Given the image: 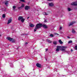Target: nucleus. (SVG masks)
<instances>
[{"mask_svg": "<svg viewBox=\"0 0 77 77\" xmlns=\"http://www.w3.org/2000/svg\"><path fill=\"white\" fill-rule=\"evenodd\" d=\"M66 48V47L65 46L61 47V50L63 51L64 52H66V51L65 50Z\"/></svg>", "mask_w": 77, "mask_h": 77, "instance_id": "nucleus-3", "label": "nucleus"}, {"mask_svg": "<svg viewBox=\"0 0 77 77\" xmlns=\"http://www.w3.org/2000/svg\"><path fill=\"white\" fill-rule=\"evenodd\" d=\"M71 5L73 6H77V2H72L71 3Z\"/></svg>", "mask_w": 77, "mask_h": 77, "instance_id": "nucleus-4", "label": "nucleus"}, {"mask_svg": "<svg viewBox=\"0 0 77 77\" xmlns=\"http://www.w3.org/2000/svg\"><path fill=\"white\" fill-rule=\"evenodd\" d=\"M36 66L37 67H38V68H41V65L39 63H37Z\"/></svg>", "mask_w": 77, "mask_h": 77, "instance_id": "nucleus-7", "label": "nucleus"}, {"mask_svg": "<svg viewBox=\"0 0 77 77\" xmlns=\"http://www.w3.org/2000/svg\"><path fill=\"white\" fill-rule=\"evenodd\" d=\"M21 21L22 23H24V19L23 18L21 20Z\"/></svg>", "mask_w": 77, "mask_h": 77, "instance_id": "nucleus-19", "label": "nucleus"}, {"mask_svg": "<svg viewBox=\"0 0 77 77\" xmlns=\"http://www.w3.org/2000/svg\"><path fill=\"white\" fill-rule=\"evenodd\" d=\"M48 1L49 2H50V1H51L52 0H48Z\"/></svg>", "mask_w": 77, "mask_h": 77, "instance_id": "nucleus-36", "label": "nucleus"}, {"mask_svg": "<svg viewBox=\"0 0 77 77\" xmlns=\"http://www.w3.org/2000/svg\"><path fill=\"white\" fill-rule=\"evenodd\" d=\"M18 48H17V50H18Z\"/></svg>", "mask_w": 77, "mask_h": 77, "instance_id": "nucleus-41", "label": "nucleus"}, {"mask_svg": "<svg viewBox=\"0 0 77 77\" xmlns=\"http://www.w3.org/2000/svg\"><path fill=\"white\" fill-rule=\"evenodd\" d=\"M21 2H24V0H20Z\"/></svg>", "mask_w": 77, "mask_h": 77, "instance_id": "nucleus-29", "label": "nucleus"}, {"mask_svg": "<svg viewBox=\"0 0 77 77\" xmlns=\"http://www.w3.org/2000/svg\"><path fill=\"white\" fill-rule=\"evenodd\" d=\"M25 9L26 10H28V9H30V7L29 6H26L25 7Z\"/></svg>", "mask_w": 77, "mask_h": 77, "instance_id": "nucleus-10", "label": "nucleus"}, {"mask_svg": "<svg viewBox=\"0 0 77 77\" xmlns=\"http://www.w3.org/2000/svg\"><path fill=\"white\" fill-rule=\"evenodd\" d=\"M48 5L49 6H53L54 5V4H53V3H49Z\"/></svg>", "mask_w": 77, "mask_h": 77, "instance_id": "nucleus-11", "label": "nucleus"}, {"mask_svg": "<svg viewBox=\"0 0 77 77\" xmlns=\"http://www.w3.org/2000/svg\"><path fill=\"white\" fill-rule=\"evenodd\" d=\"M54 34L55 35H59V34H57L56 33H54Z\"/></svg>", "mask_w": 77, "mask_h": 77, "instance_id": "nucleus-31", "label": "nucleus"}, {"mask_svg": "<svg viewBox=\"0 0 77 77\" xmlns=\"http://www.w3.org/2000/svg\"><path fill=\"white\" fill-rule=\"evenodd\" d=\"M7 39L8 40V41H9L11 42H12V43H15V41H16V40L15 39L12 38H11V37H8L7 38Z\"/></svg>", "mask_w": 77, "mask_h": 77, "instance_id": "nucleus-2", "label": "nucleus"}, {"mask_svg": "<svg viewBox=\"0 0 77 77\" xmlns=\"http://www.w3.org/2000/svg\"><path fill=\"white\" fill-rule=\"evenodd\" d=\"M59 42L61 44H62V43H63V42H62V41L60 39L59 40Z\"/></svg>", "mask_w": 77, "mask_h": 77, "instance_id": "nucleus-17", "label": "nucleus"}, {"mask_svg": "<svg viewBox=\"0 0 77 77\" xmlns=\"http://www.w3.org/2000/svg\"><path fill=\"white\" fill-rule=\"evenodd\" d=\"M53 44L54 45H57V42L56 41H54L53 42Z\"/></svg>", "mask_w": 77, "mask_h": 77, "instance_id": "nucleus-18", "label": "nucleus"}, {"mask_svg": "<svg viewBox=\"0 0 77 77\" xmlns=\"http://www.w3.org/2000/svg\"><path fill=\"white\" fill-rule=\"evenodd\" d=\"M72 33H75V30H74V29H72Z\"/></svg>", "mask_w": 77, "mask_h": 77, "instance_id": "nucleus-26", "label": "nucleus"}, {"mask_svg": "<svg viewBox=\"0 0 77 77\" xmlns=\"http://www.w3.org/2000/svg\"><path fill=\"white\" fill-rule=\"evenodd\" d=\"M24 5L23 4H22L21 7H20L18 8V9H21L22 8H24Z\"/></svg>", "mask_w": 77, "mask_h": 77, "instance_id": "nucleus-13", "label": "nucleus"}, {"mask_svg": "<svg viewBox=\"0 0 77 77\" xmlns=\"http://www.w3.org/2000/svg\"><path fill=\"white\" fill-rule=\"evenodd\" d=\"M72 41H69L68 42V44H70V43H72Z\"/></svg>", "mask_w": 77, "mask_h": 77, "instance_id": "nucleus-25", "label": "nucleus"}, {"mask_svg": "<svg viewBox=\"0 0 77 77\" xmlns=\"http://www.w3.org/2000/svg\"><path fill=\"white\" fill-rule=\"evenodd\" d=\"M11 67V68H13L14 67V65L12 64H11L10 65Z\"/></svg>", "mask_w": 77, "mask_h": 77, "instance_id": "nucleus-22", "label": "nucleus"}, {"mask_svg": "<svg viewBox=\"0 0 77 77\" xmlns=\"http://www.w3.org/2000/svg\"><path fill=\"white\" fill-rule=\"evenodd\" d=\"M50 36H51V37H54V35H53V34H51L50 35Z\"/></svg>", "mask_w": 77, "mask_h": 77, "instance_id": "nucleus-24", "label": "nucleus"}, {"mask_svg": "<svg viewBox=\"0 0 77 77\" xmlns=\"http://www.w3.org/2000/svg\"><path fill=\"white\" fill-rule=\"evenodd\" d=\"M67 38L68 39H70V37L69 36H67Z\"/></svg>", "mask_w": 77, "mask_h": 77, "instance_id": "nucleus-34", "label": "nucleus"}, {"mask_svg": "<svg viewBox=\"0 0 77 77\" xmlns=\"http://www.w3.org/2000/svg\"><path fill=\"white\" fill-rule=\"evenodd\" d=\"M29 17H28V18H27V19H29Z\"/></svg>", "mask_w": 77, "mask_h": 77, "instance_id": "nucleus-39", "label": "nucleus"}, {"mask_svg": "<svg viewBox=\"0 0 77 77\" xmlns=\"http://www.w3.org/2000/svg\"><path fill=\"white\" fill-rule=\"evenodd\" d=\"M45 51H48V49H45Z\"/></svg>", "mask_w": 77, "mask_h": 77, "instance_id": "nucleus-32", "label": "nucleus"}, {"mask_svg": "<svg viewBox=\"0 0 77 77\" xmlns=\"http://www.w3.org/2000/svg\"><path fill=\"white\" fill-rule=\"evenodd\" d=\"M74 24V22H71L70 24L69 25V26H72V24Z\"/></svg>", "mask_w": 77, "mask_h": 77, "instance_id": "nucleus-15", "label": "nucleus"}, {"mask_svg": "<svg viewBox=\"0 0 77 77\" xmlns=\"http://www.w3.org/2000/svg\"><path fill=\"white\" fill-rule=\"evenodd\" d=\"M68 11H71V10L70 8H68Z\"/></svg>", "mask_w": 77, "mask_h": 77, "instance_id": "nucleus-27", "label": "nucleus"}, {"mask_svg": "<svg viewBox=\"0 0 77 77\" xmlns=\"http://www.w3.org/2000/svg\"><path fill=\"white\" fill-rule=\"evenodd\" d=\"M62 29V27H60V30H61Z\"/></svg>", "mask_w": 77, "mask_h": 77, "instance_id": "nucleus-33", "label": "nucleus"}, {"mask_svg": "<svg viewBox=\"0 0 77 77\" xmlns=\"http://www.w3.org/2000/svg\"><path fill=\"white\" fill-rule=\"evenodd\" d=\"M75 50H77V46H75Z\"/></svg>", "mask_w": 77, "mask_h": 77, "instance_id": "nucleus-28", "label": "nucleus"}, {"mask_svg": "<svg viewBox=\"0 0 77 77\" xmlns=\"http://www.w3.org/2000/svg\"><path fill=\"white\" fill-rule=\"evenodd\" d=\"M58 75H59V74H58Z\"/></svg>", "mask_w": 77, "mask_h": 77, "instance_id": "nucleus-42", "label": "nucleus"}, {"mask_svg": "<svg viewBox=\"0 0 77 77\" xmlns=\"http://www.w3.org/2000/svg\"><path fill=\"white\" fill-rule=\"evenodd\" d=\"M6 17V15L5 14H3L2 15V17L3 18H5Z\"/></svg>", "mask_w": 77, "mask_h": 77, "instance_id": "nucleus-23", "label": "nucleus"}, {"mask_svg": "<svg viewBox=\"0 0 77 77\" xmlns=\"http://www.w3.org/2000/svg\"><path fill=\"white\" fill-rule=\"evenodd\" d=\"M28 44V43H27V42H25V45H27Z\"/></svg>", "mask_w": 77, "mask_h": 77, "instance_id": "nucleus-30", "label": "nucleus"}, {"mask_svg": "<svg viewBox=\"0 0 77 77\" xmlns=\"http://www.w3.org/2000/svg\"><path fill=\"white\" fill-rule=\"evenodd\" d=\"M41 26H42V25H41V23H40L37 24V25L36 26L35 28L34 29V32H36L37 29H39L40 27H41Z\"/></svg>", "mask_w": 77, "mask_h": 77, "instance_id": "nucleus-1", "label": "nucleus"}, {"mask_svg": "<svg viewBox=\"0 0 77 77\" xmlns=\"http://www.w3.org/2000/svg\"><path fill=\"white\" fill-rule=\"evenodd\" d=\"M23 18V17L19 16L18 18V20L19 21H20V20H21Z\"/></svg>", "mask_w": 77, "mask_h": 77, "instance_id": "nucleus-8", "label": "nucleus"}, {"mask_svg": "<svg viewBox=\"0 0 77 77\" xmlns=\"http://www.w3.org/2000/svg\"><path fill=\"white\" fill-rule=\"evenodd\" d=\"M46 41L47 42H49V43H51L52 42L51 41L49 40V39H47L46 40Z\"/></svg>", "mask_w": 77, "mask_h": 77, "instance_id": "nucleus-16", "label": "nucleus"}, {"mask_svg": "<svg viewBox=\"0 0 77 77\" xmlns=\"http://www.w3.org/2000/svg\"><path fill=\"white\" fill-rule=\"evenodd\" d=\"M43 14L45 15H48V13H47L45 12H43Z\"/></svg>", "mask_w": 77, "mask_h": 77, "instance_id": "nucleus-14", "label": "nucleus"}, {"mask_svg": "<svg viewBox=\"0 0 77 77\" xmlns=\"http://www.w3.org/2000/svg\"><path fill=\"white\" fill-rule=\"evenodd\" d=\"M5 5H6V6H7V5H8V1L6 2L5 3Z\"/></svg>", "mask_w": 77, "mask_h": 77, "instance_id": "nucleus-21", "label": "nucleus"}, {"mask_svg": "<svg viewBox=\"0 0 77 77\" xmlns=\"http://www.w3.org/2000/svg\"><path fill=\"white\" fill-rule=\"evenodd\" d=\"M11 21H12V19L11 18H10L8 21V22L7 23L8 24H9L11 23Z\"/></svg>", "mask_w": 77, "mask_h": 77, "instance_id": "nucleus-9", "label": "nucleus"}, {"mask_svg": "<svg viewBox=\"0 0 77 77\" xmlns=\"http://www.w3.org/2000/svg\"><path fill=\"white\" fill-rule=\"evenodd\" d=\"M1 36H2V35L0 34V37Z\"/></svg>", "mask_w": 77, "mask_h": 77, "instance_id": "nucleus-40", "label": "nucleus"}, {"mask_svg": "<svg viewBox=\"0 0 77 77\" xmlns=\"http://www.w3.org/2000/svg\"><path fill=\"white\" fill-rule=\"evenodd\" d=\"M29 27H33L35 26V25L32 24V23H30L29 24Z\"/></svg>", "mask_w": 77, "mask_h": 77, "instance_id": "nucleus-12", "label": "nucleus"}, {"mask_svg": "<svg viewBox=\"0 0 77 77\" xmlns=\"http://www.w3.org/2000/svg\"><path fill=\"white\" fill-rule=\"evenodd\" d=\"M15 8H16V7L15 6H14L13 7V9L14 11H15Z\"/></svg>", "mask_w": 77, "mask_h": 77, "instance_id": "nucleus-20", "label": "nucleus"}, {"mask_svg": "<svg viewBox=\"0 0 77 77\" xmlns=\"http://www.w3.org/2000/svg\"><path fill=\"white\" fill-rule=\"evenodd\" d=\"M61 48V47L59 46H57V48L56 49V51H59V49Z\"/></svg>", "mask_w": 77, "mask_h": 77, "instance_id": "nucleus-6", "label": "nucleus"}, {"mask_svg": "<svg viewBox=\"0 0 77 77\" xmlns=\"http://www.w3.org/2000/svg\"><path fill=\"white\" fill-rule=\"evenodd\" d=\"M44 22H45V23H46V22H47V20H44Z\"/></svg>", "mask_w": 77, "mask_h": 77, "instance_id": "nucleus-35", "label": "nucleus"}, {"mask_svg": "<svg viewBox=\"0 0 77 77\" xmlns=\"http://www.w3.org/2000/svg\"><path fill=\"white\" fill-rule=\"evenodd\" d=\"M40 24L42 25V26H41V27H43L44 28H45V29H47V28H48V27H47V25L45 24L42 25V23H40Z\"/></svg>", "mask_w": 77, "mask_h": 77, "instance_id": "nucleus-5", "label": "nucleus"}, {"mask_svg": "<svg viewBox=\"0 0 77 77\" xmlns=\"http://www.w3.org/2000/svg\"><path fill=\"white\" fill-rule=\"evenodd\" d=\"M6 9V8H5V9L4 10V11H5Z\"/></svg>", "mask_w": 77, "mask_h": 77, "instance_id": "nucleus-37", "label": "nucleus"}, {"mask_svg": "<svg viewBox=\"0 0 77 77\" xmlns=\"http://www.w3.org/2000/svg\"><path fill=\"white\" fill-rule=\"evenodd\" d=\"M73 50L72 49H71V51L72 52V51Z\"/></svg>", "mask_w": 77, "mask_h": 77, "instance_id": "nucleus-38", "label": "nucleus"}]
</instances>
